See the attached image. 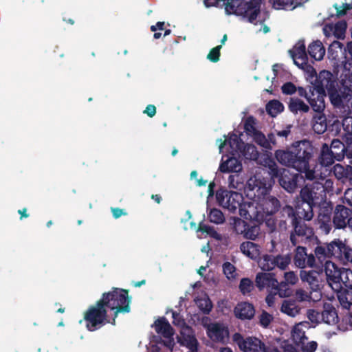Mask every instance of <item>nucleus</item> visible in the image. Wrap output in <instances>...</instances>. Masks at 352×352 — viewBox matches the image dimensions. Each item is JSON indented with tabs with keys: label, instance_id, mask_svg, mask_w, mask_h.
<instances>
[{
	"label": "nucleus",
	"instance_id": "nucleus-1",
	"mask_svg": "<svg viewBox=\"0 0 352 352\" xmlns=\"http://www.w3.org/2000/svg\"><path fill=\"white\" fill-rule=\"evenodd\" d=\"M130 299L127 291L114 289L105 293L96 306L90 307L87 311L85 320L87 328L94 331L107 323L115 324V320L119 312L130 311Z\"/></svg>",
	"mask_w": 352,
	"mask_h": 352
},
{
	"label": "nucleus",
	"instance_id": "nucleus-2",
	"mask_svg": "<svg viewBox=\"0 0 352 352\" xmlns=\"http://www.w3.org/2000/svg\"><path fill=\"white\" fill-rule=\"evenodd\" d=\"M313 153L311 143L304 140L294 142L285 149L276 150L274 156L280 164L303 173L307 179L313 180L317 177L309 164Z\"/></svg>",
	"mask_w": 352,
	"mask_h": 352
},
{
	"label": "nucleus",
	"instance_id": "nucleus-3",
	"mask_svg": "<svg viewBox=\"0 0 352 352\" xmlns=\"http://www.w3.org/2000/svg\"><path fill=\"white\" fill-rule=\"evenodd\" d=\"M272 182L262 177L259 174L251 177L246 183L245 194L247 199L256 198L258 196L261 208L265 217L274 214L280 208L279 201L269 195Z\"/></svg>",
	"mask_w": 352,
	"mask_h": 352
},
{
	"label": "nucleus",
	"instance_id": "nucleus-4",
	"mask_svg": "<svg viewBox=\"0 0 352 352\" xmlns=\"http://www.w3.org/2000/svg\"><path fill=\"white\" fill-rule=\"evenodd\" d=\"M337 86V78L331 72L322 70L316 76L311 88L324 94L327 91L331 104L340 111L341 100Z\"/></svg>",
	"mask_w": 352,
	"mask_h": 352
},
{
	"label": "nucleus",
	"instance_id": "nucleus-5",
	"mask_svg": "<svg viewBox=\"0 0 352 352\" xmlns=\"http://www.w3.org/2000/svg\"><path fill=\"white\" fill-rule=\"evenodd\" d=\"M341 87L338 89L341 102L340 112L352 113V63H346L340 76Z\"/></svg>",
	"mask_w": 352,
	"mask_h": 352
},
{
	"label": "nucleus",
	"instance_id": "nucleus-6",
	"mask_svg": "<svg viewBox=\"0 0 352 352\" xmlns=\"http://www.w3.org/2000/svg\"><path fill=\"white\" fill-rule=\"evenodd\" d=\"M266 164H267L270 170V175H271V179L270 180L272 181V179L278 177L280 185L287 192H292L295 190L298 179L302 178L300 175H292L289 173V170L285 168L278 169L276 163L270 159L267 160Z\"/></svg>",
	"mask_w": 352,
	"mask_h": 352
},
{
	"label": "nucleus",
	"instance_id": "nucleus-7",
	"mask_svg": "<svg viewBox=\"0 0 352 352\" xmlns=\"http://www.w3.org/2000/svg\"><path fill=\"white\" fill-rule=\"evenodd\" d=\"M233 342L242 352H278L274 347L266 346L260 339L250 336L244 338L239 333L232 336Z\"/></svg>",
	"mask_w": 352,
	"mask_h": 352
},
{
	"label": "nucleus",
	"instance_id": "nucleus-8",
	"mask_svg": "<svg viewBox=\"0 0 352 352\" xmlns=\"http://www.w3.org/2000/svg\"><path fill=\"white\" fill-rule=\"evenodd\" d=\"M309 327L308 322H300L296 324L292 331V338L296 344H302V352H314L317 349V343L314 341L309 342L305 344L304 340H307L305 329ZM285 352H297L292 346H288Z\"/></svg>",
	"mask_w": 352,
	"mask_h": 352
},
{
	"label": "nucleus",
	"instance_id": "nucleus-9",
	"mask_svg": "<svg viewBox=\"0 0 352 352\" xmlns=\"http://www.w3.org/2000/svg\"><path fill=\"white\" fill-rule=\"evenodd\" d=\"M345 245L340 239H335L329 243L320 244L314 250L315 256L321 263L327 258L330 257L340 260L342 256V254Z\"/></svg>",
	"mask_w": 352,
	"mask_h": 352
},
{
	"label": "nucleus",
	"instance_id": "nucleus-10",
	"mask_svg": "<svg viewBox=\"0 0 352 352\" xmlns=\"http://www.w3.org/2000/svg\"><path fill=\"white\" fill-rule=\"evenodd\" d=\"M242 201L239 209V214L245 219L260 223L264 221L263 211L261 208L258 196Z\"/></svg>",
	"mask_w": 352,
	"mask_h": 352
},
{
	"label": "nucleus",
	"instance_id": "nucleus-11",
	"mask_svg": "<svg viewBox=\"0 0 352 352\" xmlns=\"http://www.w3.org/2000/svg\"><path fill=\"white\" fill-rule=\"evenodd\" d=\"M216 198L218 204L230 212H235L239 209L241 202L243 201L242 194L228 191L227 190H219L217 192Z\"/></svg>",
	"mask_w": 352,
	"mask_h": 352
},
{
	"label": "nucleus",
	"instance_id": "nucleus-12",
	"mask_svg": "<svg viewBox=\"0 0 352 352\" xmlns=\"http://www.w3.org/2000/svg\"><path fill=\"white\" fill-rule=\"evenodd\" d=\"M242 135V133H230L224 142L220 144L219 152L240 156V152L244 144L241 138Z\"/></svg>",
	"mask_w": 352,
	"mask_h": 352
},
{
	"label": "nucleus",
	"instance_id": "nucleus-13",
	"mask_svg": "<svg viewBox=\"0 0 352 352\" xmlns=\"http://www.w3.org/2000/svg\"><path fill=\"white\" fill-rule=\"evenodd\" d=\"M154 327L155 331L162 335L166 340L164 342V345L169 349L173 350L175 342L173 338L174 332L169 322L165 318H160L155 320L152 325Z\"/></svg>",
	"mask_w": 352,
	"mask_h": 352
},
{
	"label": "nucleus",
	"instance_id": "nucleus-14",
	"mask_svg": "<svg viewBox=\"0 0 352 352\" xmlns=\"http://www.w3.org/2000/svg\"><path fill=\"white\" fill-rule=\"evenodd\" d=\"M342 268H339L333 262L327 261L324 265V272L326 275V279L329 285L335 292L340 290V285L339 283V276L341 273Z\"/></svg>",
	"mask_w": 352,
	"mask_h": 352
},
{
	"label": "nucleus",
	"instance_id": "nucleus-15",
	"mask_svg": "<svg viewBox=\"0 0 352 352\" xmlns=\"http://www.w3.org/2000/svg\"><path fill=\"white\" fill-rule=\"evenodd\" d=\"M336 160V156L333 154V152L329 149L327 144H324L322 147L321 154L320 157V178L324 179L331 173V170L328 167L334 163Z\"/></svg>",
	"mask_w": 352,
	"mask_h": 352
},
{
	"label": "nucleus",
	"instance_id": "nucleus-16",
	"mask_svg": "<svg viewBox=\"0 0 352 352\" xmlns=\"http://www.w3.org/2000/svg\"><path fill=\"white\" fill-rule=\"evenodd\" d=\"M316 257L314 254L307 253L306 248L302 246L297 247L294 261L296 267L304 269L312 268L315 266Z\"/></svg>",
	"mask_w": 352,
	"mask_h": 352
},
{
	"label": "nucleus",
	"instance_id": "nucleus-17",
	"mask_svg": "<svg viewBox=\"0 0 352 352\" xmlns=\"http://www.w3.org/2000/svg\"><path fill=\"white\" fill-rule=\"evenodd\" d=\"M207 336L214 342L225 343L229 338L228 327L219 322H214L208 327Z\"/></svg>",
	"mask_w": 352,
	"mask_h": 352
},
{
	"label": "nucleus",
	"instance_id": "nucleus-18",
	"mask_svg": "<svg viewBox=\"0 0 352 352\" xmlns=\"http://www.w3.org/2000/svg\"><path fill=\"white\" fill-rule=\"evenodd\" d=\"M256 287L259 289H267L277 290L279 283L273 273L260 272L256 274L255 278Z\"/></svg>",
	"mask_w": 352,
	"mask_h": 352
},
{
	"label": "nucleus",
	"instance_id": "nucleus-19",
	"mask_svg": "<svg viewBox=\"0 0 352 352\" xmlns=\"http://www.w3.org/2000/svg\"><path fill=\"white\" fill-rule=\"evenodd\" d=\"M293 225L294 226V232L291 233L290 241L294 245H296L299 242L296 236L309 239L314 235L313 229L307 226L305 223L294 219Z\"/></svg>",
	"mask_w": 352,
	"mask_h": 352
},
{
	"label": "nucleus",
	"instance_id": "nucleus-20",
	"mask_svg": "<svg viewBox=\"0 0 352 352\" xmlns=\"http://www.w3.org/2000/svg\"><path fill=\"white\" fill-rule=\"evenodd\" d=\"M178 342L181 345L186 346L190 351L197 352L198 342L190 327H184L181 329Z\"/></svg>",
	"mask_w": 352,
	"mask_h": 352
},
{
	"label": "nucleus",
	"instance_id": "nucleus-21",
	"mask_svg": "<svg viewBox=\"0 0 352 352\" xmlns=\"http://www.w3.org/2000/svg\"><path fill=\"white\" fill-rule=\"evenodd\" d=\"M352 210L343 205L336 206L334 210L333 223L336 228L346 227L348 219L351 217Z\"/></svg>",
	"mask_w": 352,
	"mask_h": 352
},
{
	"label": "nucleus",
	"instance_id": "nucleus-22",
	"mask_svg": "<svg viewBox=\"0 0 352 352\" xmlns=\"http://www.w3.org/2000/svg\"><path fill=\"white\" fill-rule=\"evenodd\" d=\"M326 94L316 90V88H310V96L307 102L312 109L317 113H321L325 109Z\"/></svg>",
	"mask_w": 352,
	"mask_h": 352
},
{
	"label": "nucleus",
	"instance_id": "nucleus-23",
	"mask_svg": "<svg viewBox=\"0 0 352 352\" xmlns=\"http://www.w3.org/2000/svg\"><path fill=\"white\" fill-rule=\"evenodd\" d=\"M300 196L302 201L315 205L318 201L324 199V195L320 190H317L316 182L311 186H306L302 188Z\"/></svg>",
	"mask_w": 352,
	"mask_h": 352
},
{
	"label": "nucleus",
	"instance_id": "nucleus-24",
	"mask_svg": "<svg viewBox=\"0 0 352 352\" xmlns=\"http://www.w3.org/2000/svg\"><path fill=\"white\" fill-rule=\"evenodd\" d=\"M319 272L316 270H301L300 277L302 282L307 283L314 290L316 299L320 298V293L317 291L319 287Z\"/></svg>",
	"mask_w": 352,
	"mask_h": 352
},
{
	"label": "nucleus",
	"instance_id": "nucleus-25",
	"mask_svg": "<svg viewBox=\"0 0 352 352\" xmlns=\"http://www.w3.org/2000/svg\"><path fill=\"white\" fill-rule=\"evenodd\" d=\"M296 65H302L305 61H307V55L304 41H298L289 51Z\"/></svg>",
	"mask_w": 352,
	"mask_h": 352
},
{
	"label": "nucleus",
	"instance_id": "nucleus-26",
	"mask_svg": "<svg viewBox=\"0 0 352 352\" xmlns=\"http://www.w3.org/2000/svg\"><path fill=\"white\" fill-rule=\"evenodd\" d=\"M243 170L241 162L235 157H230L224 160L222 157L219 170L221 173H239Z\"/></svg>",
	"mask_w": 352,
	"mask_h": 352
},
{
	"label": "nucleus",
	"instance_id": "nucleus-27",
	"mask_svg": "<svg viewBox=\"0 0 352 352\" xmlns=\"http://www.w3.org/2000/svg\"><path fill=\"white\" fill-rule=\"evenodd\" d=\"M329 149L336 156V160H341L344 157V152L349 157L352 158V144L346 147L341 141L336 139L331 142Z\"/></svg>",
	"mask_w": 352,
	"mask_h": 352
},
{
	"label": "nucleus",
	"instance_id": "nucleus-28",
	"mask_svg": "<svg viewBox=\"0 0 352 352\" xmlns=\"http://www.w3.org/2000/svg\"><path fill=\"white\" fill-rule=\"evenodd\" d=\"M255 314L254 306L247 302L239 303L234 308V314L236 318L241 320H250Z\"/></svg>",
	"mask_w": 352,
	"mask_h": 352
},
{
	"label": "nucleus",
	"instance_id": "nucleus-29",
	"mask_svg": "<svg viewBox=\"0 0 352 352\" xmlns=\"http://www.w3.org/2000/svg\"><path fill=\"white\" fill-rule=\"evenodd\" d=\"M347 25L346 21H341L336 23L335 25L329 24L326 25L323 31L326 36H329L331 33L338 39L344 38L345 36Z\"/></svg>",
	"mask_w": 352,
	"mask_h": 352
},
{
	"label": "nucleus",
	"instance_id": "nucleus-30",
	"mask_svg": "<svg viewBox=\"0 0 352 352\" xmlns=\"http://www.w3.org/2000/svg\"><path fill=\"white\" fill-rule=\"evenodd\" d=\"M194 301L199 309L205 314H208L212 308V303L208 294L201 291L195 294Z\"/></svg>",
	"mask_w": 352,
	"mask_h": 352
},
{
	"label": "nucleus",
	"instance_id": "nucleus-31",
	"mask_svg": "<svg viewBox=\"0 0 352 352\" xmlns=\"http://www.w3.org/2000/svg\"><path fill=\"white\" fill-rule=\"evenodd\" d=\"M322 322L328 324H336L338 322V316L335 307L330 303H324L323 306Z\"/></svg>",
	"mask_w": 352,
	"mask_h": 352
},
{
	"label": "nucleus",
	"instance_id": "nucleus-32",
	"mask_svg": "<svg viewBox=\"0 0 352 352\" xmlns=\"http://www.w3.org/2000/svg\"><path fill=\"white\" fill-rule=\"evenodd\" d=\"M316 171V175L317 177L314 178V179H318L321 181H324V183L320 182H316V186L317 187V190H320L321 193L324 195V199L326 197L327 194H333V182L331 179H327V177L324 179L320 178V172L318 170H314Z\"/></svg>",
	"mask_w": 352,
	"mask_h": 352
},
{
	"label": "nucleus",
	"instance_id": "nucleus-33",
	"mask_svg": "<svg viewBox=\"0 0 352 352\" xmlns=\"http://www.w3.org/2000/svg\"><path fill=\"white\" fill-rule=\"evenodd\" d=\"M241 252L251 259H256L260 255V247L251 241L243 242L240 245Z\"/></svg>",
	"mask_w": 352,
	"mask_h": 352
},
{
	"label": "nucleus",
	"instance_id": "nucleus-34",
	"mask_svg": "<svg viewBox=\"0 0 352 352\" xmlns=\"http://www.w3.org/2000/svg\"><path fill=\"white\" fill-rule=\"evenodd\" d=\"M308 53L316 60H321L325 54V49L321 41H315L309 45Z\"/></svg>",
	"mask_w": 352,
	"mask_h": 352
},
{
	"label": "nucleus",
	"instance_id": "nucleus-35",
	"mask_svg": "<svg viewBox=\"0 0 352 352\" xmlns=\"http://www.w3.org/2000/svg\"><path fill=\"white\" fill-rule=\"evenodd\" d=\"M289 111L294 113H305L309 112L310 107L304 101L298 98H292L289 103Z\"/></svg>",
	"mask_w": 352,
	"mask_h": 352
},
{
	"label": "nucleus",
	"instance_id": "nucleus-36",
	"mask_svg": "<svg viewBox=\"0 0 352 352\" xmlns=\"http://www.w3.org/2000/svg\"><path fill=\"white\" fill-rule=\"evenodd\" d=\"M280 310L289 316L295 317L299 314L300 308L295 300H285L282 303Z\"/></svg>",
	"mask_w": 352,
	"mask_h": 352
},
{
	"label": "nucleus",
	"instance_id": "nucleus-37",
	"mask_svg": "<svg viewBox=\"0 0 352 352\" xmlns=\"http://www.w3.org/2000/svg\"><path fill=\"white\" fill-rule=\"evenodd\" d=\"M313 130L318 134H322L327 128L326 116L322 113L314 116L312 120Z\"/></svg>",
	"mask_w": 352,
	"mask_h": 352
},
{
	"label": "nucleus",
	"instance_id": "nucleus-38",
	"mask_svg": "<svg viewBox=\"0 0 352 352\" xmlns=\"http://www.w3.org/2000/svg\"><path fill=\"white\" fill-rule=\"evenodd\" d=\"M320 228L325 233H329L331 230V215L328 211H321L318 217Z\"/></svg>",
	"mask_w": 352,
	"mask_h": 352
},
{
	"label": "nucleus",
	"instance_id": "nucleus-39",
	"mask_svg": "<svg viewBox=\"0 0 352 352\" xmlns=\"http://www.w3.org/2000/svg\"><path fill=\"white\" fill-rule=\"evenodd\" d=\"M274 8L280 10H293L302 4L298 0H270Z\"/></svg>",
	"mask_w": 352,
	"mask_h": 352
},
{
	"label": "nucleus",
	"instance_id": "nucleus-40",
	"mask_svg": "<svg viewBox=\"0 0 352 352\" xmlns=\"http://www.w3.org/2000/svg\"><path fill=\"white\" fill-rule=\"evenodd\" d=\"M259 155L256 146L251 144H243L240 152V156L244 157L247 160H256Z\"/></svg>",
	"mask_w": 352,
	"mask_h": 352
},
{
	"label": "nucleus",
	"instance_id": "nucleus-41",
	"mask_svg": "<svg viewBox=\"0 0 352 352\" xmlns=\"http://www.w3.org/2000/svg\"><path fill=\"white\" fill-rule=\"evenodd\" d=\"M258 266L264 271H271L275 268V256L265 254L258 261Z\"/></svg>",
	"mask_w": 352,
	"mask_h": 352
},
{
	"label": "nucleus",
	"instance_id": "nucleus-42",
	"mask_svg": "<svg viewBox=\"0 0 352 352\" xmlns=\"http://www.w3.org/2000/svg\"><path fill=\"white\" fill-rule=\"evenodd\" d=\"M284 105L278 100H272L266 104V111L272 117H276L278 114L283 112Z\"/></svg>",
	"mask_w": 352,
	"mask_h": 352
},
{
	"label": "nucleus",
	"instance_id": "nucleus-43",
	"mask_svg": "<svg viewBox=\"0 0 352 352\" xmlns=\"http://www.w3.org/2000/svg\"><path fill=\"white\" fill-rule=\"evenodd\" d=\"M313 206V204L303 201L301 207H298L297 210L298 216L305 220L310 221L314 217Z\"/></svg>",
	"mask_w": 352,
	"mask_h": 352
},
{
	"label": "nucleus",
	"instance_id": "nucleus-44",
	"mask_svg": "<svg viewBox=\"0 0 352 352\" xmlns=\"http://www.w3.org/2000/svg\"><path fill=\"white\" fill-rule=\"evenodd\" d=\"M338 292V298L340 305L346 309H349L352 306V292L339 290Z\"/></svg>",
	"mask_w": 352,
	"mask_h": 352
},
{
	"label": "nucleus",
	"instance_id": "nucleus-45",
	"mask_svg": "<svg viewBox=\"0 0 352 352\" xmlns=\"http://www.w3.org/2000/svg\"><path fill=\"white\" fill-rule=\"evenodd\" d=\"M338 279L340 285V289L343 286L352 289V270L350 269L342 268Z\"/></svg>",
	"mask_w": 352,
	"mask_h": 352
},
{
	"label": "nucleus",
	"instance_id": "nucleus-46",
	"mask_svg": "<svg viewBox=\"0 0 352 352\" xmlns=\"http://www.w3.org/2000/svg\"><path fill=\"white\" fill-rule=\"evenodd\" d=\"M302 69L305 74L306 79L314 85L315 79L318 76L316 69L311 65L307 64V61H305L302 65H297Z\"/></svg>",
	"mask_w": 352,
	"mask_h": 352
},
{
	"label": "nucleus",
	"instance_id": "nucleus-47",
	"mask_svg": "<svg viewBox=\"0 0 352 352\" xmlns=\"http://www.w3.org/2000/svg\"><path fill=\"white\" fill-rule=\"evenodd\" d=\"M292 257L289 254H278L275 256V267H277L281 270L287 269L290 264Z\"/></svg>",
	"mask_w": 352,
	"mask_h": 352
},
{
	"label": "nucleus",
	"instance_id": "nucleus-48",
	"mask_svg": "<svg viewBox=\"0 0 352 352\" xmlns=\"http://www.w3.org/2000/svg\"><path fill=\"white\" fill-rule=\"evenodd\" d=\"M200 233H206L207 234L216 239H221V234L216 232L213 227L205 225L204 223H200L199 228L197 230V237L201 239L202 236L200 234Z\"/></svg>",
	"mask_w": 352,
	"mask_h": 352
},
{
	"label": "nucleus",
	"instance_id": "nucleus-49",
	"mask_svg": "<svg viewBox=\"0 0 352 352\" xmlns=\"http://www.w3.org/2000/svg\"><path fill=\"white\" fill-rule=\"evenodd\" d=\"M228 186L230 188L240 190L245 188L243 178L238 174L230 175L228 179Z\"/></svg>",
	"mask_w": 352,
	"mask_h": 352
},
{
	"label": "nucleus",
	"instance_id": "nucleus-50",
	"mask_svg": "<svg viewBox=\"0 0 352 352\" xmlns=\"http://www.w3.org/2000/svg\"><path fill=\"white\" fill-rule=\"evenodd\" d=\"M260 232L261 229L258 224L247 225L243 236L248 239L255 240L258 236Z\"/></svg>",
	"mask_w": 352,
	"mask_h": 352
},
{
	"label": "nucleus",
	"instance_id": "nucleus-51",
	"mask_svg": "<svg viewBox=\"0 0 352 352\" xmlns=\"http://www.w3.org/2000/svg\"><path fill=\"white\" fill-rule=\"evenodd\" d=\"M342 45L340 42L335 41L329 46L328 50L329 58L332 60L339 59V54L342 53Z\"/></svg>",
	"mask_w": 352,
	"mask_h": 352
},
{
	"label": "nucleus",
	"instance_id": "nucleus-52",
	"mask_svg": "<svg viewBox=\"0 0 352 352\" xmlns=\"http://www.w3.org/2000/svg\"><path fill=\"white\" fill-rule=\"evenodd\" d=\"M222 267L223 274L228 280H233L236 278V269L233 264L230 262H225Z\"/></svg>",
	"mask_w": 352,
	"mask_h": 352
},
{
	"label": "nucleus",
	"instance_id": "nucleus-53",
	"mask_svg": "<svg viewBox=\"0 0 352 352\" xmlns=\"http://www.w3.org/2000/svg\"><path fill=\"white\" fill-rule=\"evenodd\" d=\"M333 173L335 177L342 182L346 181L349 177L348 169L339 164L334 165L333 168Z\"/></svg>",
	"mask_w": 352,
	"mask_h": 352
},
{
	"label": "nucleus",
	"instance_id": "nucleus-54",
	"mask_svg": "<svg viewBox=\"0 0 352 352\" xmlns=\"http://www.w3.org/2000/svg\"><path fill=\"white\" fill-rule=\"evenodd\" d=\"M296 298L298 301L304 302V301H317L319 299L316 298V295H314V292L309 294L307 292L302 289H297L295 294Z\"/></svg>",
	"mask_w": 352,
	"mask_h": 352
},
{
	"label": "nucleus",
	"instance_id": "nucleus-55",
	"mask_svg": "<svg viewBox=\"0 0 352 352\" xmlns=\"http://www.w3.org/2000/svg\"><path fill=\"white\" fill-rule=\"evenodd\" d=\"M208 219L210 222L221 224L225 221L224 215L220 210L212 209L210 210L208 214Z\"/></svg>",
	"mask_w": 352,
	"mask_h": 352
},
{
	"label": "nucleus",
	"instance_id": "nucleus-56",
	"mask_svg": "<svg viewBox=\"0 0 352 352\" xmlns=\"http://www.w3.org/2000/svg\"><path fill=\"white\" fill-rule=\"evenodd\" d=\"M277 294H278L279 297H283L287 296L289 294L285 291L284 294H283L279 287L277 290H271L270 293L266 297V302L269 307H274L275 305L276 300L277 299Z\"/></svg>",
	"mask_w": 352,
	"mask_h": 352
},
{
	"label": "nucleus",
	"instance_id": "nucleus-57",
	"mask_svg": "<svg viewBox=\"0 0 352 352\" xmlns=\"http://www.w3.org/2000/svg\"><path fill=\"white\" fill-rule=\"evenodd\" d=\"M341 113L345 116V118L342 120L343 129L352 140V113L351 114H347L344 112Z\"/></svg>",
	"mask_w": 352,
	"mask_h": 352
},
{
	"label": "nucleus",
	"instance_id": "nucleus-58",
	"mask_svg": "<svg viewBox=\"0 0 352 352\" xmlns=\"http://www.w3.org/2000/svg\"><path fill=\"white\" fill-rule=\"evenodd\" d=\"M254 136V140L260 146L262 147L267 148V149H271L272 146H270V142L267 140V139L265 138V136L260 133L256 131L253 134Z\"/></svg>",
	"mask_w": 352,
	"mask_h": 352
},
{
	"label": "nucleus",
	"instance_id": "nucleus-59",
	"mask_svg": "<svg viewBox=\"0 0 352 352\" xmlns=\"http://www.w3.org/2000/svg\"><path fill=\"white\" fill-rule=\"evenodd\" d=\"M232 225L236 234L243 235L248 224L245 221L239 218H234Z\"/></svg>",
	"mask_w": 352,
	"mask_h": 352
},
{
	"label": "nucleus",
	"instance_id": "nucleus-60",
	"mask_svg": "<svg viewBox=\"0 0 352 352\" xmlns=\"http://www.w3.org/2000/svg\"><path fill=\"white\" fill-rule=\"evenodd\" d=\"M253 287V283L250 279L248 278L241 279L239 285V289L243 294L250 293L252 290Z\"/></svg>",
	"mask_w": 352,
	"mask_h": 352
},
{
	"label": "nucleus",
	"instance_id": "nucleus-61",
	"mask_svg": "<svg viewBox=\"0 0 352 352\" xmlns=\"http://www.w3.org/2000/svg\"><path fill=\"white\" fill-rule=\"evenodd\" d=\"M284 278L285 281L281 282L279 284V287H283L286 284L295 285L298 280L297 275L294 272H289L285 273Z\"/></svg>",
	"mask_w": 352,
	"mask_h": 352
},
{
	"label": "nucleus",
	"instance_id": "nucleus-62",
	"mask_svg": "<svg viewBox=\"0 0 352 352\" xmlns=\"http://www.w3.org/2000/svg\"><path fill=\"white\" fill-rule=\"evenodd\" d=\"M255 119L252 116L248 117L244 122V129L249 134H254L256 132L255 129Z\"/></svg>",
	"mask_w": 352,
	"mask_h": 352
},
{
	"label": "nucleus",
	"instance_id": "nucleus-63",
	"mask_svg": "<svg viewBox=\"0 0 352 352\" xmlns=\"http://www.w3.org/2000/svg\"><path fill=\"white\" fill-rule=\"evenodd\" d=\"M307 317L309 320L314 324H318L322 322V316L321 313L314 310L309 309L307 311Z\"/></svg>",
	"mask_w": 352,
	"mask_h": 352
},
{
	"label": "nucleus",
	"instance_id": "nucleus-64",
	"mask_svg": "<svg viewBox=\"0 0 352 352\" xmlns=\"http://www.w3.org/2000/svg\"><path fill=\"white\" fill-rule=\"evenodd\" d=\"M342 254V256L340 258V261L343 263H352V249L351 248L345 245Z\"/></svg>",
	"mask_w": 352,
	"mask_h": 352
}]
</instances>
